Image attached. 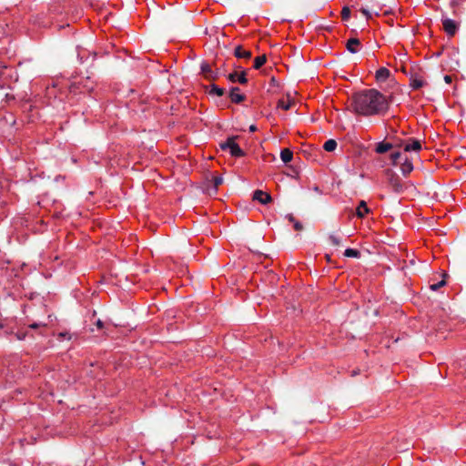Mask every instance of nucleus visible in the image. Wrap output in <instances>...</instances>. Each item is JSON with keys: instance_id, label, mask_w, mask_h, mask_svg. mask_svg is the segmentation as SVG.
<instances>
[{"instance_id": "nucleus-1", "label": "nucleus", "mask_w": 466, "mask_h": 466, "mask_svg": "<svg viewBox=\"0 0 466 466\" xmlns=\"http://www.w3.org/2000/svg\"><path fill=\"white\" fill-rule=\"evenodd\" d=\"M350 108L357 115L377 116L384 114L388 110L389 103L383 94L371 88L352 95Z\"/></svg>"}, {"instance_id": "nucleus-2", "label": "nucleus", "mask_w": 466, "mask_h": 466, "mask_svg": "<svg viewBox=\"0 0 466 466\" xmlns=\"http://www.w3.org/2000/svg\"><path fill=\"white\" fill-rule=\"evenodd\" d=\"M237 137H230L225 142L220 144V147L223 150H229L230 155L235 157H240L245 155L244 151L235 142Z\"/></svg>"}, {"instance_id": "nucleus-3", "label": "nucleus", "mask_w": 466, "mask_h": 466, "mask_svg": "<svg viewBox=\"0 0 466 466\" xmlns=\"http://www.w3.org/2000/svg\"><path fill=\"white\" fill-rule=\"evenodd\" d=\"M386 176L389 186L396 193H401L404 190V186L400 177L390 169L386 170Z\"/></svg>"}, {"instance_id": "nucleus-4", "label": "nucleus", "mask_w": 466, "mask_h": 466, "mask_svg": "<svg viewBox=\"0 0 466 466\" xmlns=\"http://www.w3.org/2000/svg\"><path fill=\"white\" fill-rule=\"evenodd\" d=\"M200 69H201V74L207 80L214 81V80L218 79V77L219 76L218 72L214 71L211 68L210 65L208 64L207 62H203L201 64Z\"/></svg>"}, {"instance_id": "nucleus-5", "label": "nucleus", "mask_w": 466, "mask_h": 466, "mask_svg": "<svg viewBox=\"0 0 466 466\" xmlns=\"http://www.w3.org/2000/svg\"><path fill=\"white\" fill-rule=\"evenodd\" d=\"M443 29L446 34L450 36H453L458 30V24L450 18H445L442 20Z\"/></svg>"}, {"instance_id": "nucleus-6", "label": "nucleus", "mask_w": 466, "mask_h": 466, "mask_svg": "<svg viewBox=\"0 0 466 466\" xmlns=\"http://www.w3.org/2000/svg\"><path fill=\"white\" fill-rule=\"evenodd\" d=\"M253 199L258 201L259 203L266 205L272 201L271 196L264 192L262 190L257 189L253 193Z\"/></svg>"}, {"instance_id": "nucleus-7", "label": "nucleus", "mask_w": 466, "mask_h": 466, "mask_svg": "<svg viewBox=\"0 0 466 466\" xmlns=\"http://www.w3.org/2000/svg\"><path fill=\"white\" fill-rule=\"evenodd\" d=\"M228 80L235 83L238 82L241 85H245L248 83V78L246 76V71L243 70L239 74L238 72L230 73L228 76Z\"/></svg>"}, {"instance_id": "nucleus-8", "label": "nucleus", "mask_w": 466, "mask_h": 466, "mask_svg": "<svg viewBox=\"0 0 466 466\" xmlns=\"http://www.w3.org/2000/svg\"><path fill=\"white\" fill-rule=\"evenodd\" d=\"M239 90L240 89L238 86H233L230 89L229 98L233 103L239 104L246 99V96L244 95L239 94Z\"/></svg>"}, {"instance_id": "nucleus-9", "label": "nucleus", "mask_w": 466, "mask_h": 466, "mask_svg": "<svg viewBox=\"0 0 466 466\" xmlns=\"http://www.w3.org/2000/svg\"><path fill=\"white\" fill-rule=\"evenodd\" d=\"M421 149V143L420 140L415 138H410L408 142L404 145V150L407 152L410 151H419Z\"/></svg>"}, {"instance_id": "nucleus-10", "label": "nucleus", "mask_w": 466, "mask_h": 466, "mask_svg": "<svg viewBox=\"0 0 466 466\" xmlns=\"http://www.w3.org/2000/svg\"><path fill=\"white\" fill-rule=\"evenodd\" d=\"M360 46V41L358 38H350L347 41L346 47L349 52L356 54L358 52L357 46Z\"/></svg>"}, {"instance_id": "nucleus-11", "label": "nucleus", "mask_w": 466, "mask_h": 466, "mask_svg": "<svg viewBox=\"0 0 466 466\" xmlns=\"http://www.w3.org/2000/svg\"><path fill=\"white\" fill-rule=\"evenodd\" d=\"M410 80V85L413 89H419L425 85V82L421 78H420L417 76V74H411Z\"/></svg>"}, {"instance_id": "nucleus-12", "label": "nucleus", "mask_w": 466, "mask_h": 466, "mask_svg": "<svg viewBox=\"0 0 466 466\" xmlns=\"http://www.w3.org/2000/svg\"><path fill=\"white\" fill-rule=\"evenodd\" d=\"M234 56L238 58L249 59L251 57V52L243 50L241 46H238L235 47Z\"/></svg>"}, {"instance_id": "nucleus-13", "label": "nucleus", "mask_w": 466, "mask_h": 466, "mask_svg": "<svg viewBox=\"0 0 466 466\" xmlns=\"http://www.w3.org/2000/svg\"><path fill=\"white\" fill-rule=\"evenodd\" d=\"M390 75V72L386 67H380L376 72V79L380 82L386 81Z\"/></svg>"}, {"instance_id": "nucleus-14", "label": "nucleus", "mask_w": 466, "mask_h": 466, "mask_svg": "<svg viewBox=\"0 0 466 466\" xmlns=\"http://www.w3.org/2000/svg\"><path fill=\"white\" fill-rule=\"evenodd\" d=\"M394 146L391 143L380 142L377 144L375 151L378 154H384L390 150Z\"/></svg>"}, {"instance_id": "nucleus-15", "label": "nucleus", "mask_w": 466, "mask_h": 466, "mask_svg": "<svg viewBox=\"0 0 466 466\" xmlns=\"http://www.w3.org/2000/svg\"><path fill=\"white\" fill-rule=\"evenodd\" d=\"M370 212L369 208L367 207V203L364 200H361L356 209V215L359 218H363L366 214Z\"/></svg>"}, {"instance_id": "nucleus-16", "label": "nucleus", "mask_w": 466, "mask_h": 466, "mask_svg": "<svg viewBox=\"0 0 466 466\" xmlns=\"http://www.w3.org/2000/svg\"><path fill=\"white\" fill-rule=\"evenodd\" d=\"M280 158L285 164L290 162L293 158L292 151L289 148L282 149L280 152Z\"/></svg>"}, {"instance_id": "nucleus-17", "label": "nucleus", "mask_w": 466, "mask_h": 466, "mask_svg": "<svg viewBox=\"0 0 466 466\" xmlns=\"http://www.w3.org/2000/svg\"><path fill=\"white\" fill-rule=\"evenodd\" d=\"M400 169L404 176H408L413 170V165L406 158L401 164Z\"/></svg>"}, {"instance_id": "nucleus-18", "label": "nucleus", "mask_w": 466, "mask_h": 466, "mask_svg": "<svg viewBox=\"0 0 466 466\" xmlns=\"http://www.w3.org/2000/svg\"><path fill=\"white\" fill-rule=\"evenodd\" d=\"M286 218L289 222L293 223V227H294L295 230H297V231L303 230V228H304L303 225L299 221L296 220V218H294V216L292 214L287 215Z\"/></svg>"}, {"instance_id": "nucleus-19", "label": "nucleus", "mask_w": 466, "mask_h": 466, "mask_svg": "<svg viewBox=\"0 0 466 466\" xmlns=\"http://www.w3.org/2000/svg\"><path fill=\"white\" fill-rule=\"evenodd\" d=\"M338 144L336 142V140L334 139H329L327 140L324 145H323V148L328 151V152H332L336 149Z\"/></svg>"}, {"instance_id": "nucleus-20", "label": "nucleus", "mask_w": 466, "mask_h": 466, "mask_svg": "<svg viewBox=\"0 0 466 466\" xmlns=\"http://www.w3.org/2000/svg\"><path fill=\"white\" fill-rule=\"evenodd\" d=\"M328 241L330 245H332L334 247H339L341 245L340 237H339L335 234H329L328 237Z\"/></svg>"}, {"instance_id": "nucleus-21", "label": "nucleus", "mask_w": 466, "mask_h": 466, "mask_svg": "<svg viewBox=\"0 0 466 466\" xmlns=\"http://www.w3.org/2000/svg\"><path fill=\"white\" fill-rule=\"evenodd\" d=\"M266 61H267L266 55H262V56H257L254 59V66H253V67L255 69H259L266 63Z\"/></svg>"}, {"instance_id": "nucleus-22", "label": "nucleus", "mask_w": 466, "mask_h": 466, "mask_svg": "<svg viewBox=\"0 0 466 466\" xmlns=\"http://www.w3.org/2000/svg\"><path fill=\"white\" fill-rule=\"evenodd\" d=\"M211 89L209 91V94L211 95H217L218 96H222L225 94V89L218 86L215 84H212L210 86Z\"/></svg>"}, {"instance_id": "nucleus-23", "label": "nucleus", "mask_w": 466, "mask_h": 466, "mask_svg": "<svg viewBox=\"0 0 466 466\" xmlns=\"http://www.w3.org/2000/svg\"><path fill=\"white\" fill-rule=\"evenodd\" d=\"M344 256L345 257H348V258H360V252L357 249H353V248H347L345 251H344Z\"/></svg>"}, {"instance_id": "nucleus-24", "label": "nucleus", "mask_w": 466, "mask_h": 466, "mask_svg": "<svg viewBox=\"0 0 466 466\" xmlns=\"http://www.w3.org/2000/svg\"><path fill=\"white\" fill-rule=\"evenodd\" d=\"M213 182V190L216 193L218 190V187L223 183V177L221 176H215L212 178Z\"/></svg>"}, {"instance_id": "nucleus-25", "label": "nucleus", "mask_w": 466, "mask_h": 466, "mask_svg": "<svg viewBox=\"0 0 466 466\" xmlns=\"http://www.w3.org/2000/svg\"><path fill=\"white\" fill-rule=\"evenodd\" d=\"M293 105L292 101L285 102L284 100L280 99L278 102V107H280L284 110H289Z\"/></svg>"}, {"instance_id": "nucleus-26", "label": "nucleus", "mask_w": 466, "mask_h": 466, "mask_svg": "<svg viewBox=\"0 0 466 466\" xmlns=\"http://www.w3.org/2000/svg\"><path fill=\"white\" fill-rule=\"evenodd\" d=\"M350 17V9L348 6H344L341 11L342 20H348Z\"/></svg>"}, {"instance_id": "nucleus-27", "label": "nucleus", "mask_w": 466, "mask_h": 466, "mask_svg": "<svg viewBox=\"0 0 466 466\" xmlns=\"http://www.w3.org/2000/svg\"><path fill=\"white\" fill-rule=\"evenodd\" d=\"M445 285H446V281H445L444 279H442V280L439 281L438 283L431 284V285L430 286V289H431V290L436 291V290H438L440 288H441V287H443V286H445Z\"/></svg>"}, {"instance_id": "nucleus-28", "label": "nucleus", "mask_w": 466, "mask_h": 466, "mask_svg": "<svg viewBox=\"0 0 466 466\" xmlns=\"http://www.w3.org/2000/svg\"><path fill=\"white\" fill-rule=\"evenodd\" d=\"M401 157V154L400 152H394L391 154L390 158L395 165L397 161Z\"/></svg>"}, {"instance_id": "nucleus-29", "label": "nucleus", "mask_w": 466, "mask_h": 466, "mask_svg": "<svg viewBox=\"0 0 466 466\" xmlns=\"http://www.w3.org/2000/svg\"><path fill=\"white\" fill-rule=\"evenodd\" d=\"M26 335H27V333H26V332H22V331L15 333V337H16V339H17L18 340H23V339H25V337H26Z\"/></svg>"}, {"instance_id": "nucleus-30", "label": "nucleus", "mask_w": 466, "mask_h": 466, "mask_svg": "<svg viewBox=\"0 0 466 466\" xmlns=\"http://www.w3.org/2000/svg\"><path fill=\"white\" fill-rule=\"evenodd\" d=\"M360 12L368 18L370 19L371 17V15L370 13V11L366 8H361L360 9Z\"/></svg>"}, {"instance_id": "nucleus-31", "label": "nucleus", "mask_w": 466, "mask_h": 466, "mask_svg": "<svg viewBox=\"0 0 466 466\" xmlns=\"http://www.w3.org/2000/svg\"><path fill=\"white\" fill-rule=\"evenodd\" d=\"M96 326L97 329H102L105 327V323L102 320L97 319L96 322Z\"/></svg>"}, {"instance_id": "nucleus-32", "label": "nucleus", "mask_w": 466, "mask_h": 466, "mask_svg": "<svg viewBox=\"0 0 466 466\" xmlns=\"http://www.w3.org/2000/svg\"><path fill=\"white\" fill-rule=\"evenodd\" d=\"M45 326L46 325H44V324L33 323V324L29 325V328H31V329H37V328L45 327Z\"/></svg>"}, {"instance_id": "nucleus-33", "label": "nucleus", "mask_w": 466, "mask_h": 466, "mask_svg": "<svg viewBox=\"0 0 466 466\" xmlns=\"http://www.w3.org/2000/svg\"><path fill=\"white\" fill-rule=\"evenodd\" d=\"M444 81H445L447 84H451V81H452V78H451V76L446 75V76H444Z\"/></svg>"}, {"instance_id": "nucleus-34", "label": "nucleus", "mask_w": 466, "mask_h": 466, "mask_svg": "<svg viewBox=\"0 0 466 466\" xmlns=\"http://www.w3.org/2000/svg\"><path fill=\"white\" fill-rule=\"evenodd\" d=\"M248 129L250 132H255L257 130V127L255 125H251Z\"/></svg>"}, {"instance_id": "nucleus-35", "label": "nucleus", "mask_w": 466, "mask_h": 466, "mask_svg": "<svg viewBox=\"0 0 466 466\" xmlns=\"http://www.w3.org/2000/svg\"><path fill=\"white\" fill-rule=\"evenodd\" d=\"M59 337H60V338H66V337H67V333H66V332H61V333H59Z\"/></svg>"}, {"instance_id": "nucleus-36", "label": "nucleus", "mask_w": 466, "mask_h": 466, "mask_svg": "<svg viewBox=\"0 0 466 466\" xmlns=\"http://www.w3.org/2000/svg\"><path fill=\"white\" fill-rule=\"evenodd\" d=\"M403 145L402 141L398 142L395 147H401Z\"/></svg>"}, {"instance_id": "nucleus-37", "label": "nucleus", "mask_w": 466, "mask_h": 466, "mask_svg": "<svg viewBox=\"0 0 466 466\" xmlns=\"http://www.w3.org/2000/svg\"><path fill=\"white\" fill-rule=\"evenodd\" d=\"M451 5H457V1H456V0H453V1L451 2Z\"/></svg>"}, {"instance_id": "nucleus-38", "label": "nucleus", "mask_w": 466, "mask_h": 466, "mask_svg": "<svg viewBox=\"0 0 466 466\" xmlns=\"http://www.w3.org/2000/svg\"><path fill=\"white\" fill-rule=\"evenodd\" d=\"M326 258H327V260L330 259V256L329 255H326Z\"/></svg>"}, {"instance_id": "nucleus-39", "label": "nucleus", "mask_w": 466, "mask_h": 466, "mask_svg": "<svg viewBox=\"0 0 466 466\" xmlns=\"http://www.w3.org/2000/svg\"><path fill=\"white\" fill-rule=\"evenodd\" d=\"M271 82H272V84H275V78L274 77L271 78Z\"/></svg>"}, {"instance_id": "nucleus-40", "label": "nucleus", "mask_w": 466, "mask_h": 466, "mask_svg": "<svg viewBox=\"0 0 466 466\" xmlns=\"http://www.w3.org/2000/svg\"><path fill=\"white\" fill-rule=\"evenodd\" d=\"M401 71H402V72H404V73H406V70H405V68H404V67H402V68H401Z\"/></svg>"}]
</instances>
